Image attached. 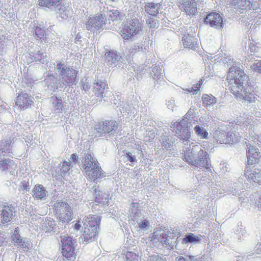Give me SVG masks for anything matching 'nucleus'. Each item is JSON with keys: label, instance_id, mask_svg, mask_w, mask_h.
<instances>
[{"label": "nucleus", "instance_id": "nucleus-38", "mask_svg": "<svg viewBox=\"0 0 261 261\" xmlns=\"http://www.w3.org/2000/svg\"><path fill=\"white\" fill-rule=\"evenodd\" d=\"M70 164V163L65 161L62 163V165L60 169L61 175H63V174L66 173L69 170Z\"/></svg>", "mask_w": 261, "mask_h": 261}, {"label": "nucleus", "instance_id": "nucleus-45", "mask_svg": "<svg viewBox=\"0 0 261 261\" xmlns=\"http://www.w3.org/2000/svg\"><path fill=\"white\" fill-rule=\"evenodd\" d=\"M126 156L128 160L130 162H134L136 161L135 157L134 156H133L132 154L130 152H128L126 153Z\"/></svg>", "mask_w": 261, "mask_h": 261}, {"label": "nucleus", "instance_id": "nucleus-5", "mask_svg": "<svg viewBox=\"0 0 261 261\" xmlns=\"http://www.w3.org/2000/svg\"><path fill=\"white\" fill-rule=\"evenodd\" d=\"M244 175L250 183H254L261 186V167L256 165L246 166Z\"/></svg>", "mask_w": 261, "mask_h": 261}, {"label": "nucleus", "instance_id": "nucleus-48", "mask_svg": "<svg viewBox=\"0 0 261 261\" xmlns=\"http://www.w3.org/2000/svg\"><path fill=\"white\" fill-rule=\"evenodd\" d=\"M81 227V225L80 224V221H77L76 222L74 225V229L76 230H78Z\"/></svg>", "mask_w": 261, "mask_h": 261}, {"label": "nucleus", "instance_id": "nucleus-55", "mask_svg": "<svg viewBox=\"0 0 261 261\" xmlns=\"http://www.w3.org/2000/svg\"><path fill=\"white\" fill-rule=\"evenodd\" d=\"M259 138L260 139V141H261V134L260 135L259 137Z\"/></svg>", "mask_w": 261, "mask_h": 261}, {"label": "nucleus", "instance_id": "nucleus-39", "mask_svg": "<svg viewBox=\"0 0 261 261\" xmlns=\"http://www.w3.org/2000/svg\"><path fill=\"white\" fill-rule=\"evenodd\" d=\"M54 99L55 102H54L53 104L56 109L62 110L63 108V104L62 99L57 97H54Z\"/></svg>", "mask_w": 261, "mask_h": 261}, {"label": "nucleus", "instance_id": "nucleus-21", "mask_svg": "<svg viewBox=\"0 0 261 261\" xmlns=\"http://www.w3.org/2000/svg\"><path fill=\"white\" fill-rule=\"evenodd\" d=\"M86 160H88V161H86L84 163V169L86 173H88L95 166H97L99 164L97 161L92 157L90 154H88L86 155Z\"/></svg>", "mask_w": 261, "mask_h": 261}, {"label": "nucleus", "instance_id": "nucleus-24", "mask_svg": "<svg viewBox=\"0 0 261 261\" xmlns=\"http://www.w3.org/2000/svg\"><path fill=\"white\" fill-rule=\"evenodd\" d=\"M194 130L197 136L202 139H207L208 136V133L207 130L202 126L199 125H196Z\"/></svg>", "mask_w": 261, "mask_h": 261}, {"label": "nucleus", "instance_id": "nucleus-51", "mask_svg": "<svg viewBox=\"0 0 261 261\" xmlns=\"http://www.w3.org/2000/svg\"><path fill=\"white\" fill-rule=\"evenodd\" d=\"M82 89H84V90H86L87 89H89V86L88 85L84 84L83 85Z\"/></svg>", "mask_w": 261, "mask_h": 261}, {"label": "nucleus", "instance_id": "nucleus-4", "mask_svg": "<svg viewBox=\"0 0 261 261\" xmlns=\"http://www.w3.org/2000/svg\"><path fill=\"white\" fill-rule=\"evenodd\" d=\"M143 28V25L139 20L133 18L129 20L121 30V36L125 40L130 39L133 36L139 34Z\"/></svg>", "mask_w": 261, "mask_h": 261}, {"label": "nucleus", "instance_id": "nucleus-19", "mask_svg": "<svg viewBox=\"0 0 261 261\" xmlns=\"http://www.w3.org/2000/svg\"><path fill=\"white\" fill-rule=\"evenodd\" d=\"M64 0H38V5L41 7L50 8L62 6Z\"/></svg>", "mask_w": 261, "mask_h": 261}, {"label": "nucleus", "instance_id": "nucleus-26", "mask_svg": "<svg viewBox=\"0 0 261 261\" xmlns=\"http://www.w3.org/2000/svg\"><path fill=\"white\" fill-rule=\"evenodd\" d=\"M0 167L3 170H6L11 167L12 168H16L17 165L13 160L10 159H4L0 161Z\"/></svg>", "mask_w": 261, "mask_h": 261}, {"label": "nucleus", "instance_id": "nucleus-52", "mask_svg": "<svg viewBox=\"0 0 261 261\" xmlns=\"http://www.w3.org/2000/svg\"><path fill=\"white\" fill-rule=\"evenodd\" d=\"M14 234L19 235V229L18 228H16L14 230V233L13 235H14Z\"/></svg>", "mask_w": 261, "mask_h": 261}, {"label": "nucleus", "instance_id": "nucleus-47", "mask_svg": "<svg viewBox=\"0 0 261 261\" xmlns=\"http://www.w3.org/2000/svg\"><path fill=\"white\" fill-rule=\"evenodd\" d=\"M71 159L74 163H76L78 160V158L75 153H73L71 155Z\"/></svg>", "mask_w": 261, "mask_h": 261}, {"label": "nucleus", "instance_id": "nucleus-20", "mask_svg": "<svg viewBox=\"0 0 261 261\" xmlns=\"http://www.w3.org/2000/svg\"><path fill=\"white\" fill-rule=\"evenodd\" d=\"M46 196L45 188L41 185H36L33 190V196L35 199H42Z\"/></svg>", "mask_w": 261, "mask_h": 261}, {"label": "nucleus", "instance_id": "nucleus-1", "mask_svg": "<svg viewBox=\"0 0 261 261\" xmlns=\"http://www.w3.org/2000/svg\"><path fill=\"white\" fill-rule=\"evenodd\" d=\"M226 80L229 89L236 98L250 103L255 102L257 99L255 88L243 69L236 66L230 67Z\"/></svg>", "mask_w": 261, "mask_h": 261}, {"label": "nucleus", "instance_id": "nucleus-37", "mask_svg": "<svg viewBox=\"0 0 261 261\" xmlns=\"http://www.w3.org/2000/svg\"><path fill=\"white\" fill-rule=\"evenodd\" d=\"M59 14L62 18L66 19L69 17V10L65 7L63 6H60L59 9Z\"/></svg>", "mask_w": 261, "mask_h": 261}, {"label": "nucleus", "instance_id": "nucleus-34", "mask_svg": "<svg viewBox=\"0 0 261 261\" xmlns=\"http://www.w3.org/2000/svg\"><path fill=\"white\" fill-rule=\"evenodd\" d=\"M182 41L185 48H190L194 46L192 38L189 35L185 36L182 39Z\"/></svg>", "mask_w": 261, "mask_h": 261}, {"label": "nucleus", "instance_id": "nucleus-46", "mask_svg": "<svg viewBox=\"0 0 261 261\" xmlns=\"http://www.w3.org/2000/svg\"><path fill=\"white\" fill-rule=\"evenodd\" d=\"M249 46L250 50L252 51H254V52L257 51V47L256 46V45L255 44H254L253 43H250Z\"/></svg>", "mask_w": 261, "mask_h": 261}, {"label": "nucleus", "instance_id": "nucleus-41", "mask_svg": "<svg viewBox=\"0 0 261 261\" xmlns=\"http://www.w3.org/2000/svg\"><path fill=\"white\" fill-rule=\"evenodd\" d=\"M146 23L149 26L150 28H154L156 26V21L154 18L152 17H149L147 20H146Z\"/></svg>", "mask_w": 261, "mask_h": 261}, {"label": "nucleus", "instance_id": "nucleus-15", "mask_svg": "<svg viewBox=\"0 0 261 261\" xmlns=\"http://www.w3.org/2000/svg\"><path fill=\"white\" fill-rule=\"evenodd\" d=\"M98 230L84 227V231L82 236V242L86 244L92 242L97 239Z\"/></svg>", "mask_w": 261, "mask_h": 261}, {"label": "nucleus", "instance_id": "nucleus-22", "mask_svg": "<svg viewBox=\"0 0 261 261\" xmlns=\"http://www.w3.org/2000/svg\"><path fill=\"white\" fill-rule=\"evenodd\" d=\"M145 11L151 16H156L160 11V6L158 4L152 2L147 3L144 7Z\"/></svg>", "mask_w": 261, "mask_h": 261}, {"label": "nucleus", "instance_id": "nucleus-30", "mask_svg": "<svg viewBox=\"0 0 261 261\" xmlns=\"http://www.w3.org/2000/svg\"><path fill=\"white\" fill-rule=\"evenodd\" d=\"M34 33L37 38L44 39L46 38L45 30L41 25L34 26Z\"/></svg>", "mask_w": 261, "mask_h": 261}, {"label": "nucleus", "instance_id": "nucleus-14", "mask_svg": "<svg viewBox=\"0 0 261 261\" xmlns=\"http://www.w3.org/2000/svg\"><path fill=\"white\" fill-rule=\"evenodd\" d=\"M100 217L97 216L89 215L83 219L82 222L84 227L97 229L100 224Z\"/></svg>", "mask_w": 261, "mask_h": 261}, {"label": "nucleus", "instance_id": "nucleus-29", "mask_svg": "<svg viewBox=\"0 0 261 261\" xmlns=\"http://www.w3.org/2000/svg\"><path fill=\"white\" fill-rule=\"evenodd\" d=\"M202 103L204 107L213 105L216 103V98L212 95L204 94L202 97Z\"/></svg>", "mask_w": 261, "mask_h": 261}, {"label": "nucleus", "instance_id": "nucleus-16", "mask_svg": "<svg viewBox=\"0 0 261 261\" xmlns=\"http://www.w3.org/2000/svg\"><path fill=\"white\" fill-rule=\"evenodd\" d=\"M251 4V0H231L230 4V7L236 9L240 12L241 11L246 10L247 9H250Z\"/></svg>", "mask_w": 261, "mask_h": 261}, {"label": "nucleus", "instance_id": "nucleus-27", "mask_svg": "<svg viewBox=\"0 0 261 261\" xmlns=\"http://www.w3.org/2000/svg\"><path fill=\"white\" fill-rule=\"evenodd\" d=\"M12 241L15 244L19 245L22 248L25 247L29 248V242L28 241H24L21 238L20 235L14 234L12 236Z\"/></svg>", "mask_w": 261, "mask_h": 261}, {"label": "nucleus", "instance_id": "nucleus-2", "mask_svg": "<svg viewBox=\"0 0 261 261\" xmlns=\"http://www.w3.org/2000/svg\"><path fill=\"white\" fill-rule=\"evenodd\" d=\"M55 216L59 223L66 225L72 220L73 211L65 201H57L53 205Z\"/></svg>", "mask_w": 261, "mask_h": 261}, {"label": "nucleus", "instance_id": "nucleus-42", "mask_svg": "<svg viewBox=\"0 0 261 261\" xmlns=\"http://www.w3.org/2000/svg\"><path fill=\"white\" fill-rule=\"evenodd\" d=\"M103 194L101 192H96L95 201L98 203L103 202L104 201H103Z\"/></svg>", "mask_w": 261, "mask_h": 261}, {"label": "nucleus", "instance_id": "nucleus-28", "mask_svg": "<svg viewBox=\"0 0 261 261\" xmlns=\"http://www.w3.org/2000/svg\"><path fill=\"white\" fill-rule=\"evenodd\" d=\"M12 140L11 139H7L2 140L1 141V150L2 152L10 153V148L12 143Z\"/></svg>", "mask_w": 261, "mask_h": 261}, {"label": "nucleus", "instance_id": "nucleus-54", "mask_svg": "<svg viewBox=\"0 0 261 261\" xmlns=\"http://www.w3.org/2000/svg\"><path fill=\"white\" fill-rule=\"evenodd\" d=\"M258 202L261 204V196L258 198Z\"/></svg>", "mask_w": 261, "mask_h": 261}, {"label": "nucleus", "instance_id": "nucleus-9", "mask_svg": "<svg viewBox=\"0 0 261 261\" xmlns=\"http://www.w3.org/2000/svg\"><path fill=\"white\" fill-rule=\"evenodd\" d=\"M105 24L104 17L101 14L89 17L86 24V29L89 31L93 29L99 30Z\"/></svg>", "mask_w": 261, "mask_h": 261}, {"label": "nucleus", "instance_id": "nucleus-12", "mask_svg": "<svg viewBox=\"0 0 261 261\" xmlns=\"http://www.w3.org/2000/svg\"><path fill=\"white\" fill-rule=\"evenodd\" d=\"M247 163L246 166H253L258 164L260 161L261 154L258 151V149L251 146L247 151Z\"/></svg>", "mask_w": 261, "mask_h": 261}, {"label": "nucleus", "instance_id": "nucleus-8", "mask_svg": "<svg viewBox=\"0 0 261 261\" xmlns=\"http://www.w3.org/2000/svg\"><path fill=\"white\" fill-rule=\"evenodd\" d=\"M198 1L195 0H179L177 3L179 9L189 16L195 15L198 12Z\"/></svg>", "mask_w": 261, "mask_h": 261}, {"label": "nucleus", "instance_id": "nucleus-33", "mask_svg": "<svg viewBox=\"0 0 261 261\" xmlns=\"http://www.w3.org/2000/svg\"><path fill=\"white\" fill-rule=\"evenodd\" d=\"M182 159L192 165L196 166L197 164V162H196V160L194 159L192 152L189 151L185 154L184 158Z\"/></svg>", "mask_w": 261, "mask_h": 261}, {"label": "nucleus", "instance_id": "nucleus-17", "mask_svg": "<svg viewBox=\"0 0 261 261\" xmlns=\"http://www.w3.org/2000/svg\"><path fill=\"white\" fill-rule=\"evenodd\" d=\"M85 176L89 179L96 180L98 178L105 177L106 175L99 164L97 166H95L94 168H92L91 170L88 171V173H86Z\"/></svg>", "mask_w": 261, "mask_h": 261}, {"label": "nucleus", "instance_id": "nucleus-49", "mask_svg": "<svg viewBox=\"0 0 261 261\" xmlns=\"http://www.w3.org/2000/svg\"><path fill=\"white\" fill-rule=\"evenodd\" d=\"M153 260L154 261H163V258L158 255L153 256Z\"/></svg>", "mask_w": 261, "mask_h": 261}, {"label": "nucleus", "instance_id": "nucleus-36", "mask_svg": "<svg viewBox=\"0 0 261 261\" xmlns=\"http://www.w3.org/2000/svg\"><path fill=\"white\" fill-rule=\"evenodd\" d=\"M200 239L197 236H194L193 233H189L182 239V242L185 243L199 241Z\"/></svg>", "mask_w": 261, "mask_h": 261}, {"label": "nucleus", "instance_id": "nucleus-25", "mask_svg": "<svg viewBox=\"0 0 261 261\" xmlns=\"http://www.w3.org/2000/svg\"><path fill=\"white\" fill-rule=\"evenodd\" d=\"M105 58L107 62L112 64L115 63L118 60L119 56L116 51L111 50L105 54Z\"/></svg>", "mask_w": 261, "mask_h": 261}, {"label": "nucleus", "instance_id": "nucleus-44", "mask_svg": "<svg viewBox=\"0 0 261 261\" xmlns=\"http://www.w3.org/2000/svg\"><path fill=\"white\" fill-rule=\"evenodd\" d=\"M148 224H149L148 221L146 220H145L142 221L141 222H140L139 224V225L140 228L143 229V228H146L147 227V226L148 225Z\"/></svg>", "mask_w": 261, "mask_h": 261}, {"label": "nucleus", "instance_id": "nucleus-23", "mask_svg": "<svg viewBox=\"0 0 261 261\" xmlns=\"http://www.w3.org/2000/svg\"><path fill=\"white\" fill-rule=\"evenodd\" d=\"M106 85V83L101 81L97 82L94 84L93 89L95 94L97 97H99L100 99L103 97Z\"/></svg>", "mask_w": 261, "mask_h": 261}, {"label": "nucleus", "instance_id": "nucleus-35", "mask_svg": "<svg viewBox=\"0 0 261 261\" xmlns=\"http://www.w3.org/2000/svg\"><path fill=\"white\" fill-rule=\"evenodd\" d=\"M126 261H139V255L133 251H127L125 253Z\"/></svg>", "mask_w": 261, "mask_h": 261}, {"label": "nucleus", "instance_id": "nucleus-43", "mask_svg": "<svg viewBox=\"0 0 261 261\" xmlns=\"http://www.w3.org/2000/svg\"><path fill=\"white\" fill-rule=\"evenodd\" d=\"M29 182L28 181H23L20 184V189L19 190H28L29 189Z\"/></svg>", "mask_w": 261, "mask_h": 261}, {"label": "nucleus", "instance_id": "nucleus-40", "mask_svg": "<svg viewBox=\"0 0 261 261\" xmlns=\"http://www.w3.org/2000/svg\"><path fill=\"white\" fill-rule=\"evenodd\" d=\"M251 69L259 73H261V60L257 61L251 66Z\"/></svg>", "mask_w": 261, "mask_h": 261}, {"label": "nucleus", "instance_id": "nucleus-11", "mask_svg": "<svg viewBox=\"0 0 261 261\" xmlns=\"http://www.w3.org/2000/svg\"><path fill=\"white\" fill-rule=\"evenodd\" d=\"M116 127L115 122L113 121H100L96 125L95 129L98 133L97 137L111 132Z\"/></svg>", "mask_w": 261, "mask_h": 261}, {"label": "nucleus", "instance_id": "nucleus-31", "mask_svg": "<svg viewBox=\"0 0 261 261\" xmlns=\"http://www.w3.org/2000/svg\"><path fill=\"white\" fill-rule=\"evenodd\" d=\"M203 83V80L200 79L196 84L193 85L192 87L185 89L184 90L189 93H192L193 94H195L200 90Z\"/></svg>", "mask_w": 261, "mask_h": 261}, {"label": "nucleus", "instance_id": "nucleus-57", "mask_svg": "<svg viewBox=\"0 0 261 261\" xmlns=\"http://www.w3.org/2000/svg\"><path fill=\"white\" fill-rule=\"evenodd\" d=\"M0 246H2V245H0Z\"/></svg>", "mask_w": 261, "mask_h": 261}, {"label": "nucleus", "instance_id": "nucleus-3", "mask_svg": "<svg viewBox=\"0 0 261 261\" xmlns=\"http://www.w3.org/2000/svg\"><path fill=\"white\" fill-rule=\"evenodd\" d=\"M62 254L67 260H71L75 259L76 253L75 251L76 240L72 237L64 236L61 237Z\"/></svg>", "mask_w": 261, "mask_h": 261}, {"label": "nucleus", "instance_id": "nucleus-10", "mask_svg": "<svg viewBox=\"0 0 261 261\" xmlns=\"http://www.w3.org/2000/svg\"><path fill=\"white\" fill-rule=\"evenodd\" d=\"M3 208L1 213V223L6 224L9 223L13 218L14 207L11 204L5 203L2 205Z\"/></svg>", "mask_w": 261, "mask_h": 261}, {"label": "nucleus", "instance_id": "nucleus-6", "mask_svg": "<svg viewBox=\"0 0 261 261\" xmlns=\"http://www.w3.org/2000/svg\"><path fill=\"white\" fill-rule=\"evenodd\" d=\"M63 64L59 63L57 64V69L61 70L60 74L62 76L63 80L67 84H75L77 81V76L79 71L72 68L68 67H62Z\"/></svg>", "mask_w": 261, "mask_h": 261}, {"label": "nucleus", "instance_id": "nucleus-7", "mask_svg": "<svg viewBox=\"0 0 261 261\" xmlns=\"http://www.w3.org/2000/svg\"><path fill=\"white\" fill-rule=\"evenodd\" d=\"M33 104V98L31 95L20 92L16 97L14 107L20 110H26L31 108Z\"/></svg>", "mask_w": 261, "mask_h": 261}, {"label": "nucleus", "instance_id": "nucleus-53", "mask_svg": "<svg viewBox=\"0 0 261 261\" xmlns=\"http://www.w3.org/2000/svg\"><path fill=\"white\" fill-rule=\"evenodd\" d=\"M178 261H186L185 258L182 256H180L178 258Z\"/></svg>", "mask_w": 261, "mask_h": 261}, {"label": "nucleus", "instance_id": "nucleus-56", "mask_svg": "<svg viewBox=\"0 0 261 261\" xmlns=\"http://www.w3.org/2000/svg\"><path fill=\"white\" fill-rule=\"evenodd\" d=\"M113 1H114V0H112Z\"/></svg>", "mask_w": 261, "mask_h": 261}, {"label": "nucleus", "instance_id": "nucleus-32", "mask_svg": "<svg viewBox=\"0 0 261 261\" xmlns=\"http://www.w3.org/2000/svg\"><path fill=\"white\" fill-rule=\"evenodd\" d=\"M226 134L220 132H217L215 134V138L217 141V143L220 144H227L228 141L225 140Z\"/></svg>", "mask_w": 261, "mask_h": 261}, {"label": "nucleus", "instance_id": "nucleus-18", "mask_svg": "<svg viewBox=\"0 0 261 261\" xmlns=\"http://www.w3.org/2000/svg\"><path fill=\"white\" fill-rule=\"evenodd\" d=\"M199 159H195L197 164V167H202L207 168L208 166V160L209 159L208 154L203 149H200L198 152Z\"/></svg>", "mask_w": 261, "mask_h": 261}, {"label": "nucleus", "instance_id": "nucleus-50", "mask_svg": "<svg viewBox=\"0 0 261 261\" xmlns=\"http://www.w3.org/2000/svg\"><path fill=\"white\" fill-rule=\"evenodd\" d=\"M191 137V133L187 129L186 133V138L187 140H188Z\"/></svg>", "mask_w": 261, "mask_h": 261}, {"label": "nucleus", "instance_id": "nucleus-13", "mask_svg": "<svg viewBox=\"0 0 261 261\" xmlns=\"http://www.w3.org/2000/svg\"><path fill=\"white\" fill-rule=\"evenodd\" d=\"M204 22L212 27L222 28L223 26V19L219 13L211 12L208 14L204 19Z\"/></svg>", "mask_w": 261, "mask_h": 261}]
</instances>
